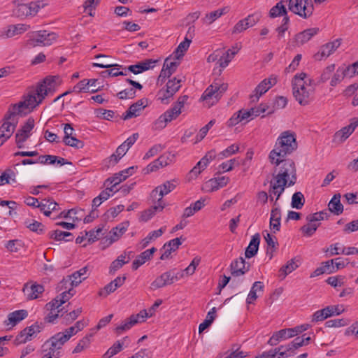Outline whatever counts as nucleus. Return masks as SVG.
Here are the masks:
<instances>
[{
    "mask_svg": "<svg viewBox=\"0 0 358 358\" xmlns=\"http://www.w3.org/2000/svg\"><path fill=\"white\" fill-rule=\"evenodd\" d=\"M275 165L273 173V180L288 187L292 186L296 181V169L294 162L291 159L275 158L269 159Z\"/></svg>",
    "mask_w": 358,
    "mask_h": 358,
    "instance_id": "1",
    "label": "nucleus"
},
{
    "mask_svg": "<svg viewBox=\"0 0 358 358\" xmlns=\"http://www.w3.org/2000/svg\"><path fill=\"white\" fill-rule=\"evenodd\" d=\"M297 148L295 133L290 130L285 131L277 138L274 148L269 153L268 159L285 158L296 150Z\"/></svg>",
    "mask_w": 358,
    "mask_h": 358,
    "instance_id": "2",
    "label": "nucleus"
},
{
    "mask_svg": "<svg viewBox=\"0 0 358 358\" xmlns=\"http://www.w3.org/2000/svg\"><path fill=\"white\" fill-rule=\"evenodd\" d=\"M52 91H31L27 95L24 96V99L17 103L10 105V107L15 108L16 113L20 117L25 116L33 108L37 106Z\"/></svg>",
    "mask_w": 358,
    "mask_h": 358,
    "instance_id": "3",
    "label": "nucleus"
},
{
    "mask_svg": "<svg viewBox=\"0 0 358 358\" xmlns=\"http://www.w3.org/2000/svg\"><path fill=\"white\" fill-rule=\"evenodd\" d=\"M65 343L59 333L52 336L42 345L41 358H59L62 356L60 350Z\"/></svg>",
    "mask_w": 358,
    "mask_h": 358,
    "instance_id": "4",
    "label": "nucleus"
},
{
    "mask_svg": "<svg viewBox=\"0 0 358 358\" xmlns=\"http://www.w3.org/2000/svg\"><path fill=\"white\" fill-rule=\"evenodd\" d=\"M10 106L3 117V123L0 127V136H4L7 140L13 135L20 117L17 113Z\"/></svg>",
    "mask_w": 358,
    "mask_h": 358,
    "instance_id": "5",
    "label": "nucleus"
},
{
    "mask_svg": "<svg viewBox=\"0 0 358 358\" xmlns=\"http://www.w3.org/2000/svg\"><path fill=\"white\" fill-rule=\"evenodd\" d=\"M288 8L294 14L307 19L312 15L314 6L311 0H289Z\"/></svg>",
    "mask_w": 358,
    "mask_h": 358,
    "instance_id": "6",
    "label": "nucleus"
},
{
    "mask_svg": "<svg viewBox=\"0 0 358 358\" xmlns=\"http://www.w3.org/2000/svg\"><path fill=\"white\" fill-rule=\"evenodd\" d=\"M57 39V34L54 32H48L41 30L33 32L31 38L27 41V45L29 48L36 46H49Z\"/></svg>",
    "mask_w": 358,
    "mask_h": 358,
    "instance_id": "7",
    "label": "nucleus"
},
{
    "mask_svg": "<svg viewBox=\"0 0 358 358\" xmlns=\"http://www.w3.org/2000/svg\"><path fill=\"white\" fill-rule=\"evenodd\" d=\"M257 113L255 108L252 107L250 109L242 108L236 112L231 117V118L227 121V126L232 127L239 123L245 124L257 117L258 113L257 114Z\"/></svg>",
    "mask_w": 358,
    "mask_h": 358,
    "instance_id": "8",
    "label": "nucleus"
},
{
    "mask_svg": "<svg viewBox=\"0 0 358 358\" xmlns=\"http://www.w3.org/2000/svg\"><path fill=\"white\" fill-rule=\"evenodd\" d=\"M87 266H85L74 272L72 275H68L59 283V289L68 288V285L71 287L78 286L83 280L87 278Z\"/></svg>",
    "mask_w": 358,
    "mask_h": 358,
    "instance_id": "9",
    "label": "nucleus"
},
{
    "mask_svg": "<svg viewBox=\"0 0 358 358\" xmlns=\"http://www.w3.org/2000/svg\"><path fill=\"white\" fill-rule=\"evenodd\" d=\"M181 113L179 108L172 107L161 115L157 120L155 121L152 129L155 130H161L164 129L168 122L176 119Z\"/></svg>",
    "mask_w": 358,
    "mask_h": 358,
    "instance_id": "10",
    "label": "nucleus"
},
{
    "mask_svg": "<svg viewBox=\"0 0 358 358\" xmlns=\"http://www.w3.org/2000/svg\"><path fill=\"white\" fill-rule=\"evenodd\" d=\"M176 187L175 181H166L164 184L155 187L150 194V197L153 203L155 201L160 203H164L162 199L164 196L172 192Z\"/></svg>",
    "mask_w": 358,
    "mask_h": 358,
    "instance_id": "11",
    "label": "nucleus"
},
{
    "mask_svg": "<svg viewBox=\"0 0 358 358\" xmlns=\"http://www.w3.org/2000/svg\"><path fill=\"white\" fill-rule=\"evenodd\" d=\"M34 127V120L29 118L20 129L15 134V143L17 147L20 149L24 147V143L29 138L31 131Z\"/></svg>",
    "mask_w": 358,
    "mask_h": 358,
    "instance_id": "12",
    "label": "nucleus"
},
{
    "mask_svg": "<svg viewBox=\"0 0 358 358\" xmlns=\"http://www.w3.org/2000/svg\"><path fill=\"white\" fill-rule=\"evenodd\" d=\"M357 126L358 118H352L350 124L343 127L334 134L332 141L336 144L343 143L352 134Z\"/></svg>",
    "mask_w": 358,
    "mask_h": 358,
    "instance_id": "13",
    "label": "nucleus"
},
{
    "mask_svg": "<svg viewBox=\"0 0 358 358\" xmlns=\"http://www.w3.org/2000/svg\"><path fill=\"white\" fill-rule=\"evenodd\" d=\"M341 44V40L338 38L322 45L320 48L319 51L313 55V58L317 61H322L327 59L340 47Z\"/></svg>",
    "mask_w": 358,
    "mask_h": 358,
    "instance_id": "14",
    "label": "nucleus"
},
{
    "mask_svg": "<svg viewBox=\"0 0 358 358\" xmlns=\"http://www.w3.org/2000/svg\"><path fill=\"white\" fill-rule=\"evenodd\" d=\"M92 66L110 69L101 72V76L103 78L127 75L126 71H120V69L124 70V67L117 64L93 63Z\"/></svg>",
    "mask_w": 358,
    "mask_h": 358,
    "instance_id": "15",
    "label": "nucleus"
},
{
    "mask_svg": "<svg viewBox=\"0 0 358 358\" xmlns=\"http://www.w3.org/2000/svg\"><path fill=\"white\" fill-rule=\"evenodd\" d=\"M68 288H64L65 289H68L67 291H64L60 295L57 296L55 299L52 300L50 302L48 303L45 305V308L47 310H52V309H58L62 304L69 301L75 294V291L73 290V287L68 285ZM59 290H62L59 289Z\"/></svg>",
    "mask_w": 358,
    "mask_h": 358,
    "instance_id": "16",
    "label": "nucleus"
},
{
    "mask_svg": "<svg viewBox=\"0 0 358 358\" xmlns=\"http://www.w3.org/2000/svg\"><path fill=\"white\" fill-rule=\"evenodd\" d=\"M157 62V59H146L136 64L130 65L127 68L124 67V70L127 73V71H129L136 75L153 69Z\"/></svg>",
    "mask_w": 358,
    "mask_h": 358,
    "instance_id": "17",
    "label": "nucleus"
},
{
    "mask_svg": "<svg viewBox=\"0 0 358 358\" xmlns=\"http://www.w3.org/2000/svg\"><path fill=\"white\" fill-rule=\"evenodd\" d=\"M260 15L254 13L249 15L247 17L239 20L234 27L232 33L238 34L246 30L249 27L255 26L259 20Z\"/></svg>",
    "mask_w": 358,
    "mask_h": 358,
    "instance_id": "18",
    "label": "nucleus"
},
{
    "mask_svg": "<svg viewBox=\"0 0 358 358\" xmlns=\"http://www.w3.org/2000/svg\"><path fill=\"white\" fill-rule=\"evenodd\" d=\"M127 223H122L112 229L109 234L101 240V243L109 246L117 241L127 231Z\"/></svg>",
    "mask_w": 358,
    "mask_h": 358,
    "instance_id": "19",
    "label": "nucleus"
},
{
    "mask_svg": "<svg viewBox=\"0 0 358 358\" xmlns=\"http://www.w3.org/2000/svg\"><path fill=\"white\" fill-rule=\"evenodd\" d=\"M126 279L127 277L125 275L117 276L99 291V296L103 298L108 296L110 294L113 293L119 287H122L125 282Z\"/></svg>",
    "mask_w": 358,
    "mask_h": 358,
    "instance_id": "20",
    "label": "nucleus"
},
{
    "mask_svg": "<svg viewBox=\"0 0 358 358\" xmlns=\"http://www.w3.org/2000/svg\"><path fill=\"white\" fill-rule=\"evenodd\" d=\"M250 265L247 263L244 258L240 257L234 260L231 265V274L234 277H238L244 275L250 270Z\"/></svg>",
    "mask_w": 358,
    "mask_h": 358,
    "instance_id": "21",
    "label": "nucleus"
},
{
    "mask_svg": "<svg viewBox=\"0 0 358 358\" xmlns=\"http://www.w3.org/2000/svg\"><path fill=\"white\" fill-rule=\"evenodd\" d=\"M62 80L59 76H48L38 82L34 90H54L60 86Z\"/></svg>",
    "mask_w": 358,
    "mask_h": 358,
    "instance_id": "22",
    "label": "nucleus"
},
{
    "mask_svg": "<svg viewBox=\"0 0 358 358\" xmlns=\"http://www.w3.org/2000/svg\"><path fill=\"white\" fill-rule=\"evenodd\" d=\"M136 169L137 166H131L115 173L113 177L108 178L105 181V185L108 186L109 185L113 184L112 187L114 188L122 180H126L129 176H131L134 173V170Z\"/></svg>",
    "mask_w": 358,
    "mask_h": 358,
    "instance_id": "23",
    "label": "nucleus"
},
{
    "mask_svg": "<svg viewBox=\"0 0 358 358\" xmlns=\"http://www.w3.org/2000/svg\"><path fill=\"white\" fill-rule=\"evenodd\" d=\"M320 31L317 27L309 28L301 31L295 35L294 43L296 46H301L308 42L313 36Z\"/></svg>",
    "mask_w": 358,
    "mask_h": 358,
    "instance_id": "24",
    "label": "nucleus"
},
{
    "mask_svg": "<svg viewBox=\"0 0 358 358\" xmlns=\"http://www.w3.org/2000/svg\"><path fill=\"white\" fill-rule=\"evenodd\" d=\"M30 28L29 25L25 24H17L15 25H10L0 34V37L2 38H12L16 35L21 34Z\"/></svg>",
    "mask_w": 358,
    "mask_h": 358,
    "instance_id": "25",
    "label": "nucleus"
},
{
    "mask_svg": "<svg viewBox=\"0 0 358 358\" xmlns=\"http://www.w3.org/2000/svg\"><path fill=\"white\" fill-rule=\"evenodd\" d=\"M281 210L276 201L273 202L271 211L270 227L273 232L279 231L280 229Z\"/></svg>",
    "mask_w": 358,
    "mask_h": 358,
    "instance_id": "26",
    "label": "nucleus"
},
{
    "mask_svg": "<svg viewBox=\"0 0 358 358\" xmlns=\"http://www.w3.org/2000/svg\"><path fill=\"white\" fill-rule=\"evenodd\" d=\"M220 96L219 91H204L200 98V101L203 103L204 107L209 108L218 102Z\"/></svg>",
    "mask_w": 358,
    "mask_h": 358,
    "instance_id": "27",
    "label": "nucleus"
},
{
    "mask_svg": "<svg viewBox=\"0 0 358 358\" xmlns=\"http://www.w3.org/2000/svg\"><path fill=\"white\" fill-rule=\"evenodd\" d=\"M171 284H173V276L171 275V271H169L158 276L151 283L150 288L155 290Z\"/></svg>",
    "mask_w": 358,
    "mask_h": 358,
    "instance_id": "28",
    "label": "nucleus"
},
{
    "mask_svg": "<svg viewBox=\"0 0 358 358\" xmlns=\"http://www.w3.org/2000/svg\"><path fill=\"white\" fill-rule=\"evenodd\" d=\"M23 292L27 296V299L29 300L38 298V295L44 292V287L41 285L33 284L29 286L28 283L24 285Z\"/></svg>",
    "mask_w": 358,
    "mask_h": 358,
    "instance_id": "29",
    "label": "nucleus"
},
{
    "mask_svg": "<svg viewBox=\"0 0 358 358\" xmlns=\"http://www.w3.org/2000/svg\"><path fill=\"white\" fill-rule=\"evenodd\" d=\"M145 106V101L143 99L138 100L136 103L132 104L126 111L125 114L123 115V120H126L138 116L140 111L143 110Z\"/></svg>",
    "mask_w": 358,
    "mask_h": 358,
    "instance_id": "30",
    "label": "nucleus"
},
{
    "mask_svg": "<svg viewBox=\"0 0 358 358\" xmlns=\"http://www.w3.org/2000/svg\"><path fill=\"white\" fill-rule=\"evenodd\" d=\"M296 101L301 106L309 104L314 99L313 91H292Z\"/></svg>",
    "mask_w": 358,
    "mask_h": 358,
    "instance_id": "31",
    "label": "nucleus"
},
{
    "mask_svg": "<svg viewBox=\"0 0 358 358\" xmlns=\"http://www.w3.org/2000/svg\"><path fill=\"white\" fill-rule=\"evenodd\" d=\"M260 243V235L257 233L252 236V239L246 248L245 256L246 258H251L254 257L258 251L259 245Z\"/></svg>",
    "mask_w": 358,
    "mask_h": 358,
    "instance_id": "32",
    "label": "nucleus"
},
{
    "mask_svg": "<svg viewBox=\"0 0 358 358\" xmlns=\"http://www.w3.org/2000/svg\"><path fill=\"white\" fill-rule=\"evenodd\" d=\"M229 180V178L225 176L212 178L206 183V187L209 191L214 192L227 185Z\"/></svg>",
    "mask_w": 358,
    "mask_h": 358,
    "instance_id": "33",
    "label": "nucleus"
},
{
    "mask_svg": "<svg viewBox=\"0 0 358 358\" xmlns=\"http://www.w3.org/2000/svg\"><path fill=\"white\" fill-rule=\"evenodd\" d=\"M155 205L150 208L144 210L141 213V220L143 222H147L151 219L157 212H161L165 206V203H160L155 201Z\"/></svg>",
    "mask_w": 358,
    "mask_h": 358,
    "instance_id": "34",
    "label": "nucleus"
},
{
    "mask_svg": "<svg viewBox=\"0 0 358 358\" xmlns=\"http://www.w3.org/2000/svg\"><path fill=\"white\" fill-rule=\"evenodd\" d=\"M57 203L52 199H48L43 200L42 202L37 205V208H40L41 211L44 213L45 216H50L52 211L56 210Z\"/></svg>",
    "mask_w": 358,
    "mask_h": 358,
    "instance_id": "35",
    "label": "nucleus"
},
{
    "mask_svg": "<svg viewBox=\"0 0 358 358\" xmlns=\"http://www.w3.org/2000/svg\"><path fill=\"white\" fill-rule=\"evenodd\" d=\"M129 341L127 336L123 338L122 340L116 341L103 355V358H110L117 354L122 350V346L125 342Z\"/></svg>",
    "mask_w": 358,
    "mask_h": 358,
    "instance_id": "36",
    "label": "nucleus"
},
{
    "mask_svg": "<svg viewBox=\"0 0 358 358\" xmlns=\"http://www.w3.org/2000/svg\"><path fill=\"white\" fill-rule=\"evenodd\" d=\"M341 195L335 194L328 204L329 210L334 215H338L343 211V206L340 201Z\"/></svg>",
    "mask_w": 358,
    "mask_h": 358,
    "instance_id": "37",
    "label": "nucleus"
},
{
    "mask_svg": "<svg viewBox=\"0 0 358 358\" xmlns=\"http://www.w3.org/2000/svg\"><path fill=\"white\" fill-rule=\"evenodd\" d=\"M229 10L228 7H224L222 8L217 9L209 13H207L204 18H203V22L205 24H210L214 21H215L217 18L220 17L222 15L227 13Z\"/></svg>",
    "mask_w": 358,
    "mask_h": 358,
    "instance_id": "38",
    "label": "nucleus"
},
{
    "mask_svg": "<svg viewBox=\"0 0 358 358\" xmlns=\"http://www.w3.org/2000/svg\"><path fill=\"white\" fill-rule=\"evenodd\" d=\"M299 261L296 259V258H293L288 261L285 266L280 268L279 271L280 276L282 277V279L285 278L289 273H292L299 267Z\"/></svg>",
    "mask_w": 358,
    "mask_h": 358,
    "instance_id": "39",
    "label": "nucleus"
},
{
    "mask_svg": "<svg viewBox=\"0 0 358 358\" xmlns=\"http://www.w3.org/2000/svg\"><path fill=\"white\" fill-rule=\"evenodd\" d=\"M287 185H284L282 183H277V182L274 180L270 181V187L268 189V194L271 195L275 196V200L274 201H276L278 203V200L280 199L282 194L284 192L285 187Z\"/></svg>",
    "mask_w": 358,
    "mask_h": 358,
    "instance_id": "40",
    "label": "nucleus"
},
{
    "mask_svg": "<svg viewBox=\"0 0 358 358\" xmlns=\"http://www.w3.org/2000/svg\"><path fill=\"white\" fill-rule=\"evenodd\" d=\"M287 11L283 1H280L276 3L275 6L272 7L269 11V16L271 18H275L279 16H287Z\"/></svg>",
    "mask_w": 358,
    "mask_h": 358,
    "instance_id": "41",
    "label": "nucleus"
},
{
    "mask_svg": "<svg viewBox=\"0 0 358 358\" xmlns=\"http://www.w3.org/2000/svg\"><path fill=\"white\" fill-rule=\"evenodd\" d=\"M49 238L54 239L57 241L64 240L66 241H70L73 240V236L71 233L67 231H62L60 230H55L50 231L48 234Z\"/></svg>",
    "mask_w": 358,
    "mask_h": 358,
    "instance_id": "42",
    "label": "nucleus"
},
{
    "mask_svg": "<svg viewBox=\"0 0 358 358\" xmlns=\"http://www.w3.org/2000/svg\"><path fill=\"white\" fill-rule=\"evenodd\" d=\"M27 316V311L25 310H15L9 313L8 320L12 326H15L17 322L22 321Z\"/></svg>",
    "mask_w": 358,
    "mask_h": 358,
    "instance_id": "43",
    "label": "nucleus"
},
{
    "mask_svg": "<svg viewBox=\"0 0 358 358\" xmlns=\"http://www.w3.org/2000/svg\"><path fill=\"white\" fill-rule=\"evenodd\" d=\"M236 48V51H232V50H228L222 56L220 57L217 62L220 67L225 68L228 66L229 62L231 61V59L240 50V48Z\"/></svg>",
    "mask_w": 358,
    "mask_h": 358,
    "instance_id": "44",
    "label": "nucleus"
},
{
    "mask_svg": "<svg viewBox=\"0 0 358 358\" xmlns=\"http://www.w3.org/2000/svg\"><path fill=\"white\" fill-rule=\"evenodd\" d=\"M264 239L268 245L266 254L270 255L269 259H271L273 257V252L277 249L278 243L276 241V238L271 236L268 232L264 235Z\"/></svg>",
    "mask_w": 358,
    "mask_h": 358,
    "instance_id": "45",
    "label": "nucleus"
},
{
    "mask_svg": "<svg viewBox=\"0 0 358 358\" xmlns=\"http://www.w3.org/2000/svg\"><path fill=\"white\" fill-rule=\"evenodd\" d=\"M191 42V39L189 38L188 36L185 37L184 41L178 45L173 52L176 59H178L184 56L185 52L188 50Z\"/></svg>",
    "mask_w": 358,
    "mask_h": 358,
    "instance_id": "46",
    "label": "nucleus"
},
{
    "mask_svg": "<svg viewBox=\"0 0 358 358\" xmlns=\"http://www.w3.org/2000/svg\"><path fill=\"white\" fill-rule=\"evenodd\" d=\"M306 78L307 75L305 73L296 74L292 79V90H305V85L307 82L306 80Z\"/></svg>",
    "mask_w": 358,
    "mask_h": 358,
    "instance_id": "47",
    "label": "nucleus"
},
{
    "mask_svg": "<svg viewBox=\"0 0 358 358\" xmlns=\"http://www.w3.org/2000/svg\"><path fill=\"white\" fill-rule=\"evenodd\" d=\"M24 224L31 231L36 232L38 234H43L45 231V226L41 222L34 220H27Z\"/></svg>",
    "mask_w": 358,
    "mask_h": 358,
    "instance_id": "48",
    "label": "nucleus"
},
{
    "mask_svg": "<svg viewBox=\"0 0 358 358\" xmlns=\"http://www.w3.org/2000/svg\"><path fill=\"white\" fill-rule=\"evenodd\" d=\"M185 78L182 75L173 77L169 80L166 84V90H180L182 87L181 83L185 82Z\"/></svg>",
    "mask_w": 358,
    "mask_h": 358,
    "instance_id": "49",
    "label": "nucleus"
},
{
    "mask_svg": "<svg viewBox=\"0 0 358 358\" xmlns=\"http://www.w3.org/2000/svg\"><path fill=\"white\" fill-rule=\"evenodd\" d=\"M127 148H124V145H120L115 151V153L109 157V165L116 164L119 160L127 153Z\"/></svg>",
    "mask_w": 358,
    "mask_h": 358,
    "instance_id": "50",
    "label": "nucleus"
},
{
    "mask_svg": "<svg viewBox=\"0 0 358 358\" xmlns=\"http://www.w3.org/2000/svg\"><path fill=\"white\" fill-rule=\"evenodd\" d=\"M319 226V223L317 224L313 222H308V224L302 226L300 230L304 236L310 237L315 233Z\"/></svg>",
    "mask_w": 358,
    "mask_h": 358,
    "instance_id": "51",
    "label": "nucleus"
},
{
    "mask_svg": "<svg viewBox=\"0 0 358 358\" xmlns=\"http://www.w3.org/2000/svg\"><path fill=\"white\" fill-rule=\"evenodd\" d=\"M277 83V79L275 76H271L268 78L261 81L255 90H270Z\"/></svg>",
    "mask_w": 358,
    "mask_h": 358,
    "instance_id": "52",
    "label": "nucleus"
},
{
    "mask_svg": "<svg viewBox=\"0 0 358 358\" xmlns=\"http://www.w3.org/2000/svg\"><path fill=\"white\" fill-rule=\"evenodd\" d=\"M305 203L303 194L301 192H295L292 198V207L296 209H301Z\"/></svg>",
    "mask_w": 358,
    "mask_h": 358,
    "instance_id": "53",
    "label": "nucleus"
},
{
    "mask_svg": "<svg viewBox=\"0 0 358 358\" xmlns=\"http://www.w3.org/2000/svg\"><path fill=\"white\" fill-rule=\"evenodd\" d=\"M82 313V308H79L65 315H61L63 319V323L65 324H70L76 320Z\"/></svg>",
    "mask_w": 358,
    "mask_h": 358,
    "instance_id": "54",
    "label": "nucleus"
},
{
    "mask_svg": "<svg viewBox=\"0 0 358 358\" xmlns=\"http://www.w3.org/2000/svg\"><path fill=\"white\" fill-rule=\"evenodd\" d=\"M330 313L329 308H322L317 310L312 316V322H317L324 320L325 319L330 317Z\"/></svg>",
    "mask_w": 358,
    "mask_h": 358,
    "instance_id": "55",
    "label": "nucleus"
},
{
    "mask_svg": "<svg viewBox=\"0 0 358 358\" xmlns=\"http://www.w3.org/2000/svg\"><path fill=\"white\" fill-rule=\"evenodd\" d=\"M150 258L145 252V251L141 252L138 256H137L136 259L132 263V269L137 270L141 265L145 264L148 260H150Z\"/></svg>",
    "mask_w": 358,
    "mask_h": 358,
    "instance_id": "56",
    "label": "nucleus"
},
{
    "mask_svg": "<svg viewBox=\"0 0 358 358\" xmlns=\"http://www.w3.org/2000/svg\"><path fill=\"white\" fill-rule=\"evenodd\" d=\"M175 92L176 91H160L157 95V99L163 104H168L173 99Z\"/></svg>",
    "mask_w": 358,
    "mask_h": 358,
    "instance_id": "57",
    "label": "nucleus"
},
{
    "mask_svg": "<svg viewBox=\"0 0 358 358\" xmlns=\"http://www.w3.org/2000/svg\"><path fill=\"white\" fill-rule=\"evenodd\" d=\"M328 216V213L325 210L317 212L313 214H310L307 215L306 220L307 222H313L316 223L317 221L324 220L327 219Z\"/></svg>",
    "mask_w": 358,
    "mask_h": 358,
    "instance_id": "58",
    "label": "nucleus"
},
{
    "mask_svg": "<svg viewBox=\"0 0 358 358\" xmlns=\"http://www.w3.org/2000/svg\"><path fill=\"white\" fill-rule=\"evenodd\" d=\"M28 4V16L29 17H32V16H34L36 15L38 10L41 8H43L45 4L43 3L41 1H35V2H31L29 3H27Z\"/></svg>",
    "mask_w": 358,
    "mask_h": 358,
    "instance_id": "59",
    "label": "nucleus"
},
{
    "mask_svg": "<svg viewBox=\"0 0 358 358\" xmlns=\"http://www.w3.org/2000/svg\"><path fill=\"white\" fill-rule=\"evenodd\" d=\"M136 324V321L131 320L130 317H129L127 320L123 322V323L117 327L115 329V331L117 334H120L123 331L130 329L134 325Z\"/></svg>",
    "mask_w": 358,
    "mask_h": 358,
    "instance_id": "60",
    "label": "nucleus"
},
{
    "mask_svg": "<svg viewBox=\"0 0 358 358\" xmlns=\"http://www.w3.org/2000/svg\"><path fill=\"white\" fill-rule=\"evenodd\" d=\"M27 8V3H20L16 6V8L13 10V13L18 17H29Z\"/></svg>",
    "mask_w": 358,
    "mask_h": 358,
    "instance_id": "61",
    "label": "nucleus"
},
{
    "mask_svg": "<svg viewBox=\"0 0 358 358\" xmlns=\"http://www.w3.org/2000/svg\"><path fill=\"white\" fill-rule=\"evenodd\" d=\"M350 320L348 319H334L326 322L325 326L327 327H340L349 324Z\"/></svg>",
    "mask_w": 358,
    "mask_h": 358,
    "instance_id": "62",
    "label": "nucleus"
},
{
    "mask_svg": "<svg viewBox=\"0 0 358 358\" xmlns=\"http://www.w3.org/2000/svg\"><path fill=\"white\" fill-rule=\"evenodd\" d=\"M344 78H345L344 73L343 72L342 69L339 66L331 80V86L336 87L343 80Z\"/></svg>",
    "mask_w": 358,
    "mask_h": 358,
    "instance_id": "63",
    "label": "nucleus"
},
{
    "mask_svg": "<svg viewBox=\"0 0 358 358\" xmlns=\"http://www.w3.org/2000/svg\"><path fill=\"white\" fill-rule=\"evenodd\" d=\"M41 329L42 328L40 325L35 323L34 324L24 329V333L27 334L31 341L33 337L36 336L37 333L41 332Z\"/></svg>",
    "mask_w": 358,
    "mask_h": 358,
    "instance_id": "64",
    "label": "nucleus"
}]
</instances>
